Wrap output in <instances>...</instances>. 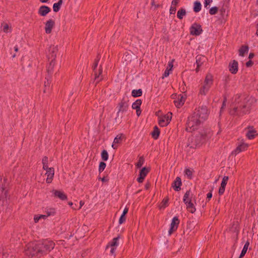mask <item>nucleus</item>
Instances as JSON below:
<instances>
[{
	"instance_id": "nucleus-1",
	"label": "nucleus",
	"mask_w": 258,
	"mask_h": 258,
	"mask_svg": "<svg viewBox=\"0 0 258 258\" xmlns=\"http://www.w3.org/2000/svg\"><path fill=\"white\" fill-rule=\"evenodd\" d=\"M55 243L51 240H44L37 242H31L26 247L25 254L29 256L41 257L52 250Z\"/></svg>"
},
{
	"instance_id": "nucleus-2",
	"label": "nucleus",
	"mask_w": 258,
	"mask_h": 258,
	"mask_svg": "<svg viewBox=\"0 0 258 258\" xmlns=\"http://www.w3.org/2000/svg\"><path fill=\"white\" fill-rule=\"evenodd\" d=\"M255 102L256 100L254 97H247L242 99L241 95L237 94L233 102V107L230 109V113L237 116H243L249 113L252 105Z\"/></svg>"
},
{
	"instance_id": "nucleus-3",
	"label": "nucleus",
	"mask_w": 258,
	"mask_h": 258,
	"mask_svg": "<svg viewBox=\"0 0 258 258\" xmlns=\"http://www.w3.org/2000/svg\"><path fill=\"white\" fill-rule=\"evenodd\" d=\"M208 115L207 107L205 105L199 106L188 117L186 123V131L191 132L196 130L201 123L207 119Z\"/></svg>"
},
{
	"instance_id": "nucleus-4",
	"label": "nucleus",
	"mask_w": 258,
	"mask_h": 258,
	"mask_svg": "<svg viewBox=\"0 0 258 258\" xmlns=\"http://www.w3.org/2000/svg\"><path fill=\"white\" fill-rule=\"evenodd\" d=\"M213 82L214 79L213 75L210 73L207 74L204 82L201 84L199 89V95H206L213 85Z\"/></svg>"
},
{
	"instance_id": "nucleus-5",
	"label": "nucleus",
	"mask_w": 258,
	"mask_h": 258,
	"mask_svg": "<svg viewBox=\"0 0 258 258\" xmlns=\"http://www.w3.org/2000/svg\"><path fill=\"white\" fill-rule=\"evenodd\" d=\"M128 100L123 98L121 101L118 104L117 108L118 109L117 112V116L115 118L116 122H120L123 117L122 114L124 112L127 110L128 108Z\"/></svg>"
},
{
	"instance_id": "nucleus-6",
	"label": "nucleus",
	"mask_w": 258,
	"mask_h": 258,
	"mask_svg": "<svg viewBox=\"0 0 258 258\" xmlns=\"http://www.w3.org/2000/svg\"><path fill=\"white\" fill-rule=\"evenodd\" d=\"M172 118V113L168 112L165 115L158 118L159 125L161 127L167 126L170 122Z\"/></svg>"
},
{
	"instance_id": "nucleus-7",
	"label": "nucleus",
	"mask_w": 258,
	"mask_h": 258,
	"mask_svg": "<svg viewBox=\"0 0 258 258\" xmlns=\"http://www.w3.org/2000/svg\"><path fill=\"white\" fill-rule=\"evenodd\" d=\"M203 31L202 26L197 23H194L190 28V33L192 35L198 36L200 35Z\"/></svg>"
},
{
	"instance_id": "nucleus-8",
	"label": "nucleus",
	"mask_w": 258,
	"mask_h": 258,
	"mask_svg": "<svg viewBox=\"0 0 258 258\" xmlns=\"http://www.w3.org/2000/svg\"><path fill=\"white\" fill-rule=\"evenodd\" d=\"M179 224V220L177 217H174L172 219L171 223L170 224V228L169 230V234L171 235L173 232L175 231Z\"/></svg>"
},
{
	"instance_id": "nucleus-9",
	"label": "nucleus",
	"mask_w": 258,
	"mask_h": 258,
	"mask_svg": "<svg viewBox=\"0 0 258 258\" xmlns=\"http://www.w3.org/2000/svg\"><path fill=\"white\" fill-rule=\"evenodd\" d=\"M207 60V58L204 55H198L196 56L197 68L196 71L197 72H199L200 67L204 64V63L206 62Z\"/></svg>"
},
{
	"instance_id": "nucleus-10",
	"label": "nucleus",
	"mask_w": 258,
	"mask_h": 258,
	"mask_svg": "<svg viewBox=\"0 0 258 258\" xmlns=\"http://www.w3.org/2000/svg\"><path fill=\"white\" fill-rule=\"evenodd\" d=\"M211 134L210 132L207 133L205 131L202 132L198 136L196 137V140L199 142V143L202 144L204 143L207 138L211 137Z\"/></svg>"
},
{
	"instance_id": "nucleus-11",
	"label": "nucleus",
	"mask_w": 258,
	"mask_h": 258,
	"mask_svg": "<svg viewBox=\"0 0 258 258\" xmlns=\"http://www.w3.org/2000/svg\"><path fill=\"white\" fill-rule=\"evenodd\" d=\"M49 59L55 60L58 51L57 46L51 45L49 47Z\"/></svg>"
},
{
	"instance_id": "nucleus-12",
	"label": "nucleus",
	"mask_w": 258,
	"mask_h": 258,
	"mask_svg": "<svg viewBox=\"0 0 258 258\" xmlns=\"http://www.w3.org/2000/svg\"><path fill=\"white\" fill-rule=\"evenodd\" d=\"M55 22L52 19H49L45 23V31L47 34H50L54 26Z\"/></svg>"
},
{
	"instance_id": "nucleus-13",
	"label": "nucleus",
	"mask_w": 258,
	"mask_h": 258,
	"mask_svg": "<svg viewBox=\"0 0 258 258\" xmlns=\"http://www.w3.org/2000/svg\"><path fill=\"white\" fill-rule=\"evenodd\" d=\"M229 177L228 176H224L223 178L221 186L219 189L218 193L219 195H222L225 189V186L227 183V181L228 180Z\"/></svg>"
},
{
	"instance_id": "nucleus-14",
	"label": "nucleus",
	"mask_w": 258,
	"mask_h": 258,
	"mask_svg": "<svg viewBox=\"0 0 258 258\" xmlns=\"http://www.w3.org/2000/svg\"><path fill=\"white\" fill-rule=\"evenodd\" d=\"M148 172H149V170L147 168H146V167L143 168L140 172V174H139L140 176L139 178H138L137 181L139 183L143 182L145 177L146 176L147 174H148Z\"/></svg>"
},
{
	"instance_id": "nucleus-15",
	"label": "nucleus",
	"mask_w": 258,
	"mask_h": 258,
	"mask_svg": "<svg viewBox=\"0 0 258 258\" xmlns=\"http://www.w3.org/2000/svg\"><path fill=\"white\" fill-rule=\"evenodd\" d=\"M229 71L233 74H235L238 71V62L233 60L231 63L229 64Z\"/></svg>"
},
{
	"instance_id": "nucleus-16",
	"label": "nucleus",
	"mask_w": 258,
	"mask_h": 258,
	"mask_svg": "<svg viewBox=\"0 0 258 258\" xmlns=\"http://www.w3.org/2000/svg\"><path fill=\"white\" fill-rule=\"evenodd\" d=\"M52 192L55 197L58 198L61 200L63 201L67 199V195L63 191L58 190H53Z\"/></svg>"
},
{
	"instance_id": "nucleus-17",
	"label": "nucleus",
	"mask_w": 258,
	"mask_h": 258,
	"mask_svg": "<svg viewBox=\"0 0 258 258\" xmlns=\"http://www.w3.org/2000/svg\"><path fill=\"white\" fill-rule=\"evenodd\" d=\"M45 175H47L46 182L47 183H51L54 175V168L49 169V171H47V172H46Z\"/></svg>"
},
{
	"instance_id": "nucleus-18",
	"label": "nucleus",
	"mask_w": 258,
	"mask_h": 258,
	"mask_svg": "<svg viewBox=\"0 0 258 258\" xmlns=\"http://www.w3.org/2000/svg\"><path fill=\"white\" fill-rule=\"evenodd\" d=\"M181 180L179 177H177L172 184V187L175 191H179L181 189Z\"/></svg>"
},
{
	"instance_id": "nucleus-19",
	"label": "nucleus",
	"mask_w": 258,
	"mask_h": 258,
	"mask_svg": "<svg viewBox=\"0 0 258 258\" xmlns=\"http://www.w3.org/2000/svg\"><path fill=\"white\" fill-rule=\"evenodd\" d=\"M49 12H50V9L46 6H41L38 10V14L42 16H46Z\"/></svg>"
},
{
	"instance_id": "nucleus-20",
	"label": "nucleus",
	"mask_w": 258,
	"mask_h": 258,
	"mask_svg": "<svg viewBox=\"0 0 258 258\" xmlns=\"http://www.w3.org/2000/svg\"><path fill=\"white\" fill-rule=\"evenodd\" d=\"M123 135L122 134H118L116 136V137L114 139L113 144L112 145V147L114 149H116L118 147L117 145V144L120 143L121 141L122 140V137H123Z\"/></svg>"
},
{
	"instance_id": "nucleus-21",
	"label": "nucleus",
	"mask_w": 258,
	"mask_h": 258,
	"mask_svg": "<svg viewBox=\"0 0 258 258\" xmlns=\"http://www.w3.org/2000/svg\"><path fill=\"white\" fill-rule=\"evenodd\" d=\"M185 102V98L181 95H179L177 98L174 101L175 105L179 108Z\"/></svg>"
},
{
	"instance_id": "nucleus-22",
	"label": "nucleus",
	"mask_w": 258,
	"mask_h": 258,
	"mask_svg": "<svg viewBox=\"0 0 258 258\" xmlns=\"http://www.w3.org/2000/svg\"><path fill=\"white\" fill-rule=\"evenodd\" d=\"M193 197V194H191V192L190 189L186 191L185 194L183 196V201L185 204H187V202L189 201H191V199Z\"/></svg>"
},
{
	"instance_id": "nucleus-23",
	"label": "nucleus",
	"mask_w": 258,
	"mask_h": 258,
	"mask_svg": "<svg viewBox=\"0 0 258 258\" xmlns=\"http://www.w3.org/2000/svg\"><path fill=\"white\" fill-rule=\"evenodd\" d=\"M94 72L95 75L94 81H96V84H97L100 81H101L103 79L102 76H100L101 74L102 73V69L101 67L100 66L98 72H97L96 71H94Z\"/></svg>"
},
{
	"instance_id": "nucleus-24",
	"label": "nucleus",
	"mask_w": 258,
	"mask_h": 258,
	"mask_svg": "<svg viewBox=\"0 0 258 258\" xmlns=\"http://www.w3.org/2000/svg\"><path fill=\"white\" fill-rule=\"evenodd\" d=\"M247 147H248L247 144H246L245 143H242V144H240L238 147H237V148L234 151V153L235 154H238L240 152L246 150Z\"/></svg>"
},
{
	"instance_id": "nucleus-25",
	"label": "nucleus",
	"mask_w": 258,
	"mask_h": 258,
	"mask_svg": "<svg viewBox=\"0 0 258 258\" xmlns=\"http://www.w3.org/2000/svg\"><path fill=\"white\" fill-rule=\"evenodd\" d=\"M44 213L46 215V216H54L56 214V210L55 208L51 207H46L45 209Z\"/></svg>"
},
{
	"instance_id": "nucleus-26",
	"label": "nucleus",
	"mask_w": 258,
	"mask_h": 258,
	"mask_svg": "<svg viewBox=\"0 0 258 258\" xmlns=\"http://www.w3.org/2000/svg\"><path fill=\"white\" fill-rule=\"evenodd\" d=\"M248 128L249 130L248 131V132L246 134V137H247V138L248 139H250V140L252 139L255 136V135L254 134V133L256 132L253 129L252 126H248Z\"/></svg>"
},
{
	"instance_id": "nucleus-27",
	"label": "nucleus",
	"mask_w": 258,
	"mask_h": 258,
	"mask_svg": "<svg viewBox=\"0 0 258 258\" xmlns=\"http://www.w3.org/2000/svg\"><path fill=\"white\" fill-rule=\"evenodd\" d=\"M185 204L186 205V209L189 212L191 213H194L196 212V208L191 201H189Z\"/></svg>"
},
{
	"instance_id": "nucleus-28",
	"label": "nucleus",
	"mask_w": 258,
	"mask_h": 258,
	"mask_svg": "<svg viewBox=\"0 0 258 258\" xmlns=\"http://www.w3.org/2000/svg\"><path fill=\"white\" fill-rule=\"evenodd\" d=\"M55 60H51L49 64L47 67V71L49 74H51L53 72V68L54 66Z\"/></svg>"
},
{
	"instance_id": "nucleus-29",
	"label": "nucleus",
	"mask_w": 258,
	"mask_h": 258,
	"mask_svg": "<svg viewBox=\"0 0 258 258\" xmlns=\"http://www.w3.org/2000/svg\"><path fill=\"white\" fill-rule=\"evenodd\" d=\"M62 0H59L56 3H54L53 5V10L55 12H57L60 9V6L62 4Z\"/></svg>"
},
{
	"instance_id": "nucleus-30",
	"label": "nucleus",
	"mask_w": 258,
	"mask_h": 258,
	"mask_svg": "<svg viewBox=\"0 0 258 258\" xmlns=\"http://www.w3.org/2000/svg\"><path fill=\"white\" fill-rule=\"evenodd\" d=\"M160 134V131L158 127L157 126H154V131L152 133V137L156 140L158 138Z\"/></svg>"
},
{
	"instance_id": "nucleus-31",
	"label": "nucleus",
	"mask_w": 258,
	"mask_h": 258,
	"mask_svg": "<svg viewBox=\"0 0 258 258\" xmlns=\"http://www.w3.org/2000/svg\"><path fill=\"white\" fill-rule=\"evenodd\" d=\"M248 47L247 46H242L239 49V54L240 56H243L245 53L247 52Z\"/></svg>"
},
{
	"instance_id": "nucleus-32",
	"label": "nucleus",
	"mask_w": 258,
	"mask_h": 258,
	"mask_svg": "<svg viewBox=\"0 0 258 258\" xmlns=\"http://www.w3.org/2000/svg\"><path fill=\"white\" fill-rule=\"evenodd\" d=\"M186 15V11L185 9L181 8L179 10L177 13V16L179 19H182L183 17Z\"/></svg>"
},
{
	"instance_id": "nucleus-33",
	"label": "nucleus",
	"mask_w": 258,
	"mask_h": 258,
	"mask_svg": "<svg viewBox=\"0 0 258 258\" xmlns=\"http://www.w3.org/2000/svg\"><path fill=\"white\" fill-rule=\"evenodd\" d=\"M142 90L141 89L138 90H133L132 92V95L134 97H137L142 96Z\"/></svg>"
},
{
	"instance_id": "nucleus-34",
	"label": "nucleus",
	"mask_w": 258,
	"mask_h": 258,
	"mask_svg": "<svg viewBox=\"0 0 258 258\" xmlns=\"http://www.w3.org/2000/svg\"><path fill=\"white\" fill-rule=\"evenodd\" d=\"M142 100L141 99L137 100L133 104H132V108L134 109H138L140 108L141 105L142 104Z\"/></svg>"
},
{
	"instance_id": "nucleus-35",
	"label": "nucleus",
	"mask_w": 258,
	"mask_h": 258,
	"mask_svg": "<svg viewBox=\"0 0 258 258\" xmlns=\"http://www.w3.org/2000/svg\"><path fill=\"white\" fill-rule=\"evenodd\" d=\"M249 245V243L248 241H247L245 243V244L243 247V249L242 250V251L241 252V254L240 255V258H242L245 254V253L247 250L248 247Z\"/></svg>"
},
{
	"instance_id": "nucleus-36",
	"label": "nucleus",
	"mask_w": 258,
	"mask_h": 258,
	"mask_svg": "<svg viewBox=\"0 0 258 258\" xmlns=\"http://www.w3.org/2000/svg\"><path fill=\"white\" fill-rule=\"evenodd\" d=\"M201 10V4L199 2H196L194 3V11L196 13L200 12Z\"/></svg>"
},
{
	"instance_id": "nucleus-37",
	"label": "nucleus",
	"mask_w": 258,
	"mask_h": 258,
	"mask_svg": "<svg viewBox=\"0 0 258 258\" xmlns=\"http://www.w3.org/2000/svg\"><path fill=\"white\" fill-rule=\"evenodd\" d=\"M119 237L114 238L111 242H110L107 246V248L109 246L110 247H114L117 245V240H118Z\"/></svg>"
},
{
	"instance_id": "nucleus-38",
	"label": "nucleus",
	"mask_w": 258,
	"mask_h": 258,
	"mask_svg": "<svg viewBox=\"0 0 258 258\" xmlns=\"http://www.w3.org/2000/svg\"><path fill=\"white\" fill-rule=\"evenodd\" d=\"M100 58V55L99 54H98L96 58L94 60V64L92 66V69H93V71H95V70L98 66Z\"/></svg>"
},
{
	"instance_id": "nucleus-39",
	"label": "nucleus",
	"mask_w": 258,
	"mask_h": 258,
	"mask_svg": "<svg viewBox=\"0 0 258 258\" xmlns=\"http://www.w3.org/2000/svg\"><path fill=\"white\" fill-rule=\"evenodd\" d=\"M3 31L5 33H8L11 32L12 30V28L9 27V25L7 23H4L3 24Z\"/></svg>"
},
{
	"instance_id": "nucleus-40",
	"label": "nucleus",
	"mask_w": 258,
	"mask_h": 258,
	"mask_svg": "<svg viewBox=\"0 0 258 258\" xmlns=\"http://www.w3.org/2000/svg\"><path fill=\"white\" fill-rule=\"evenodd\" d=\"M101 158L103 160L107 161L108 158V154L106 150H103L101 153Z\"/></svg>"
},
{
	"instance_id": "nucleus-41",
	"label": "nucleus",
	"mask_w": 258,
	"mask_h": 258,
	"mask_svg": "<svg viewBox=\"0 0 258 258\" xmlns=\"http://www.w3.org/2000/svg\"><path fill=\"white\" fill-rule=\"evenodd\" d=\"M168 201L169 199L168 198L164 199L161 204L160 208H165L167 206Z\"/></svg>"
},
{
	"instance_id": "nucleus-42",
	"label": "nucleus",
	"mask_w": 258,
	"mask_h": 258,
	"mask_svg": "<svg viewBox=\"0 0 258 258\" xmlns=\"http://www.w3.org/2000/svg\"><path fill=\"white\" fill-rule=\"evenodd\" d=\"M218 8L217 7H214L211 8L209 10V13L211 15H215L217 13Z\"/></svg>"
},
{
	"instance_id": "nucleus-43",
	"label": "nucleus",
	"mask_w": 258,
	"mask_h": 258,
	"mask_svg": "<svg viewBox=\"0 0 258 258\" xmlns=\"http://www.w3.org/2000/svg\"><path fill=\"white\" fill-rule=\"evenodd\" d=\"M144 159L143 157H141L139 158L137 163L136 164V166L137 167V168L141 167L144 163Z\"/></svg>"
},
{
	"instance_id": "nucleus-44",
	"label": "nucleus",
	"mask_w": 258,
	"mask_h": 258,
	"mask_svg": "<svg viewBox=\"0 0 258 258\" xmlns=\"http://www.w3.org/2000/svg\"><path fill=\"white\" fill-rule=\"evenodd\" d=\"M106 167V163L103 162H101L99 166V172H102Z\"/></svg>"
},
{
	"instance_id": "nucleus-45",
	"label": "nucleus",
	"mask_w": 258,
	"mask_h": 258,
	"mask_svg": "<svg viewBox=\"0 0 258 258\" xmlns=\"http://www.w3.org/2000/svg\"><path fill=\"white\" fill-rule=\"evenodd\" d=\"M185 173L189 179H191L192 176V171L189 169H186L185 170Z\"/></svg>"
},
{
	"instance_id": "nucleus-46",
	"label": "nucleus",
	"mask_w": 258,
	"mask_h": 258,
	"mask_svg": "<svg viewBox=\"0 0 258 258\" xmlns=\"http://www.w3.org/2000/svg\"><path fill=\"white\" fill-rule=\"evenodd\" d=\"M49 81L48 80H47V81H45L44 82V89L43 90L44 93H46L49 89Z\"/></svg>"
},
{
	"instance_id": "nucleus-47",
	"label": "nucleus",
	"mask_w": 258,
	"mask_h": 258,
	"mask_svg": "<svg viewBox=\"0 0 258 258\" xmlns=\"http://www.w3.org/2000/svg\"><path fill=\"white\" fill-rule=\"evenodd\" d=\"M176 11V6H172L171 5V6L170 9V14H174Z\"/></svg>"
},
{
	"instance_id": "nucleus-48",
	"label": "nucleus",
	"mask_w": 258,
	"mask_h": 258,
	"mask_svg": "<svg viewBox=\"0 0 258 258\" xmlns=\"http://www.w3.org/2000/svg\"><path fill=\"white\" fill-rule=\"evenodd\" d=\"M170 71L168 70V68H167L163 74L162 78L164 79V78L168 77L170 74Z\"/></svg>"
},
{
	"instance_id": "nucleus-49",
	"label": "nucleus",
	"mask_w": 258,
	"mask_h": 258,
	"mask_svg": "<svg viewBox=\"0 0 258 258\" xmlns=\"http://www.w3.org/2000/svg\"><path fill=\"white\" fill-rule=\"evenodd\" d=\"M126 220L125 216L124 215H121L119 219V223L120 224L123 223Z\"/></svg>"
},
{
	"instance_id": "nucleus-50",
	"label": "nucleus",
	"mask_w": 258,
	"mask_h": 258,
	"mask_svg": "<svg viewBox=\"0 0 258 258\" xmlns=\"http://www.w3.org/2000/svg\"><path fill=\"white\" fill-rule=\"evenodd\" d=\"M48 159L47 156H44L42 159V164L44 165H48Z\"/></svg>"
},
{
	"instance_id": "nucleus-51",
	"label": "nucleus",
	"mask_w": 258,
	"mask_h": 258,
	"mask_svg": "<svg viewBox=\"0 0 258 258\" xmlns=\"http://www.w3.org/2000/svg\"><path fill=\"white\" fill-rule=\"evenodd\" d=\"M174 60V59H172V60L169 61L168 63L167 68H168V70H169L170 71L172 70V69L173 67V63Z\"/></svg>"
},
{
	"instance_id": "nucleus-52",
	"label": "nucleus",
	"mask_w": 258,
	"mask_h": 258,
	"mask_svg": "<svg viewBox=\"0 0 258 258\" xmlns=\"http://www.w3.org/2000/svg\"><path fill=\"white\" fill-rule=\"evenodd\" d=\"M41 219L40 215H37L34 216V220L35 223H37Z\"/></svg>"
},
{
	"instance_id": "nucleus-53",
	"label": "nucleus",
	"mask_w": 258,
	"mask_h": 258,
	"mask_svg": "<svg viewBox=\"0 0 258 258\" xmlns=\"http://www.w3.org/2000/svg\"><path fill=\"white\" fill-rule=\"evenodd\" d=\"M43 169L45 170H46V171H49V169H53V167H49L48 165H43Z\"/></svg>"
},
{
	"instance_id": "nucleus-54",
	"label": "nucleus",
	"mask_w": 258,
	"mask_h": 258,
	"mask_svg": "<svg viewBox=\"0 0 258 258\" xmlns=\"http://www.w3.org/2000/svg\"><path fill=\"white\" fill-rule=\"evenodd\" d=\"M212 2V0H205L204 5L205 7H207L208 5H210Z\"/></svg>"
},
{
	"instance_id": "nucleus-55",
	"label": "nucleus",
	"mask_w": 258,
	"mask_h": 258,
	"mask_svg": "<svg viewBox=\"0 0 258 258\" xmlns=\"http://www.w3.org/2000/svg\"><path fill=\"white\" fill-rule=\"evenodd\" d=\"M253 63V62L251 60H249L247 62H246V66L247 67H250L252 66Z\"/></svg>"
},
{
	"instance_id": "nucleus-56",
	"label": "nucleus",
	"mask_w": 258,
	"mask_h": 258,
	"mask_svg": "<svg viewBox=\"0 0 258 258\" xmlns=\"http://www.w3.org/2000/svg\"><path fill=\"white\" fill-rule=\"evenodd\" d=\"M212 192H209V193L207 194V199H208V201H210V199L212 198Z\"/></svg>"
},
{
	"instance_id": "nucleus-57",
	"label": "nucleus",
	"mask_w": 258,
	"mask_h": 258,
	"mask_svg": "<svg viewBox=\"0 0 258 258\" xmlns=\"http://www.w3.org/2000/svg\"><path fill=\"white\" fill-rule=\"evenodd\" d=\"M179 0H173L172 2V6H176V5L178 3Z\"/></svg>"
},
{
	"instance_id": "nucleus-58",
	"label": "nucleus",
	"mask_w": 258,
	"mask_h": 258,
	"mask_svg": "<svg viewBox=\"0 0 258 258\" xmlns=\"http://www.w3.org/2000/svg\"><path fill=\"white\" fill-rule=\"evenodd\" d=\"M128 208H125L123 211V213L122 214V215H124V216H125V215L127 214V213L128 212Z\"/></svg>"
},
{
	"instance_id": "nucleus-59",
	"label": "nucleus",
	"mask_w": 258,
	"mask_h": 258,
	"mask_svg": "<svg viewBox=\"0 0 258 258\" xmlns=\"http://www.w3.org/2000/svg\"><path fill=\"white\" fill-rule=\"evenodd\" d=\"M136 113H137V116H139L141 113V109H136Z\"/></svg>"
},
{
	"instance_id": "nucleus-60",
	"label": "nucleus",
	"mask_w": 258,
	"mask_h": 258,
	"mask_svg": "<svg viewBox=\"0 0 258 258\" xmlns=\"http://www.w3.org/2000/svg\"><path fill=\"white\" fill-rule=\"evenodd\" d=\"M40 217H41V219H45L48 217L47 216H46V215L45 213H44V214L40 215Z\"/></svg>"
},
{
	"instance_id": "nucleus-61",
	"label": "nucleus",
	"mask_w": 258,
	"mask_h": 258,
	"mask_svg": "<svg viewBox=\"0 0 258 258\" xmlns=\"http://www.w3.org/2000/svg\"><path fill=\"white\" fill-rule=\"evenodd\" d=\"M115 248L114 247H111L110 253L113 254L115 251Z\"/></svg>"
},
{
	"instance_id": "nucleus-62",
	"label": "nucleus",
	"mask_w": 258,
	"mask_h": 258,
	"mask_svg": "<svg viewBox=\"0 0 258 258\" xmlns=\"http://www.w3.org/2000/svg\"><path fill=\"white\" fill-rule=\"evenodd\" d=\"M156 0H155V5H153V6L155 7V9L158 8L160 7V6L159 5L156 4Z\"/></svg>"
},
{
	"instance_id": "nucleus-63",
	"label": "nucleus",
	"mask_w": 258,
	"mask_h": 258,
	"mask_svg": "<svg viewBox=\"0 0 258 258\" xmlns=\"http://www.w3.org/2000/svg\"><path fill=\"white\" fill-rule=\"evenodd\" d=\"M84 202H83L82 201H81L80 202V207H79V209H81V207L84 205Z\"/></svg>"
},
{
	"instance_id": "nucleus-64",
	"label": "nucleus",
	"mask_w": 258,
	"mask_h": 258,
	"mask_svg": "<svg viewBox=\"0 0 258 258\" xmlns=\"http://www.w3.org/2000/svg\"><path fill=\"white\" fill-rule=\"evenodd\" d=\"M254 56V54L252 53H250L249 54V58H253V57Z\"/></svg>"
}]
</instances>
